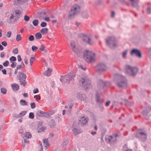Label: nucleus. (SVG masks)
<instances>
[{
	"label": "nucleus",
	"instance_id": "16",
	"mask_svg": "<svg viewBox=\"0 0 151 151\" xmlns=\"http://www.w3.org/2000/svg\"><path fill=\"white\" fill-rule=\"evenodd\" d=\"M87 120L84 117H82L79 119V124L82 125L85 124L87 122Z\"/></svg>",
	"mask_w": 151,
	"mask_h": 151
},
{
	"label": "nucleus",
	"instance_id": "10",
	"mask_svg": "<svg viewBox=\"0 0 151 151\" xmlns=\"http://www.w3.org/2000/svg\"><path fill=\"white\" fill-rule=\"evenodd\" d=\"M97 68L101 72L105 71L107 69L106 64L104 62L99 63L97 66Z\"/></svg>",
	"mask_w": 151,
	"mask_h": 151
},
{
	"label": "nucleus",
	"instance_id": "57",
	"mask_svg": "<svg viewBox=\"0 0 151 151\" xmlns=\"http://www.w3.org/2000/svg\"><path fill=\"white\" fill-rule=\"evenodd\" d=\"M16 63H12L11 65V66L12 68H14L16 66Z\"/></svg>",
	"mask_w": 151,
	"mask_h": 151
},
{
	"label": "nucleus",
	"instance_id": "34",
	"mask_svg": "<svg viewBox=\"0 0 151 151\" xmlns=\"http://www.w3.org/2000/svg\"><path fill=\"white\" fill-rule=\"evenodd\" d=\"M39 50L42 51H45V47L43 45H41L39 48Z\"/></svg>",
	"mask_w": 151,
	"mask_h": 151
},
{
	"label": "nucleus",
	"instance_id": "25",
	"mask_svg": "<svg viewBox=\"0 0 151 151\" xmlns=\"http://www.w3.org/2000/svg\"><path fill=\"white\" fill-rule=\"evenodd\" d=\"M21 104L22 106H26L27 105V103L24 100H21L20 101Z\"/></svg>",
	"mask_w": 151,
	"mask_h": 151
},
{
	"label": "nucleus",
	"instance_id": "23",
	"mask_svg": "<svg viewBox=\"0 0 151 151\" xmlns=\"http://www.w3.org/2000/svg\"><path fill=\"white\" fill-rule=\"evenodd\" d=\"M43 145L45 146V147H48L49 146V144L48 142V139H44L43 141Z\"/></svg>",
	"mask_w": 151,
	"mask_h": 151
},
{
	"label": "nucleus",
	"instance_id": "53",
	"mask_svg": "<svg viewBox=\"0 0 151 151\" xmlns=\"http://www.w3.org/2000/svg\"><path fill=\"white\" fill-rule=\"evenodd\" d=\"M1 44L3 45L4 46H6L7 45V43L6 42V41H3L1 42Z\"/></svg>",
	"mask_w": 151,
	"mask_h": 151
},
{
	"label": "nucleus",
	"instance_id": "38",
	"mask_svg": "<svg viewBox=\"0 0 151 151\" xmlns=\"http://www.w3.org/2000/svg\"><path fill=\"white\" fill-rule=\"evenodd\" d=\"M12 34V32L10 31H8L6 35V37L8 38H9L10 37L11 35Z\"/></svg>",
	"mask_w": 151,
	"mask_h": 151
},
{
	"label": "nucleus",
	"instance_id": "2",
	"mask_svg": "<svg viewBox=\"0 0 151 151\" xmlns=\"http://www.w3.org/2000/svg\"><path fill=\"white\" fill-rule=\"evenodd\" d=\"M83 58L88 63H91L96 60V55L94 53L88 50H86L83 52Z\"/></svg>",
	"mask_w": 151,
	"mask_h": 151
},
{
	"label": "nucleus",
	"instance_id": "18",
	"mask_svg": "<svg viewBox=\"0 0 151 151\" xmlns=\"http://www.w3.org/2000/svg\"><path fill=\"white\" fill-rule=\"evenodd\" d=\"M147 134L146 132L142 131V142H145L147 139Z\"/></svg>",
	"mask_w": 151,
	"mask_h": 151
},
{
	"label": "nucleus",
	"instance_id": "42",
	"mask_svg": "<svg viewBox=\"0 0 151 151\" xmlns=\"http://www.w3.org/2000/svg\"><path fill=\"white\" fill-rule=\"evenodd\" d=\"M32 49L33 51L35 52L37 50V49H38V48L35 46H33L32 47Z\"/></svg>",
	"mask_w": 151,
	"mask_h": 151
},
{
	"label": "nucleus",
	"instance_id": "37",
	"mask_svg": "<svg viewBox=\"0 0 151 151\" xmlns=\"http://www.w3.org/2000/svg\"><path fill=\"white\" fill-rule=\"evenodd\" d=\"M1 91L2 93L4 94H5L6 92V90L4 88H2L1 89Z\"/></svg>",
	"mask_w": 151,
	"mask_h": 151
},
{
	"label": "nucleus",
	"instance_id": "32",
	"mask_svg": "<svg viewBox=\"0 0 151 151\" xmlns=\"http://www.w3.org/2000/svg\"><path fill=\"white\" fill-rule=\"evenodd\" d=\"M10 60L11 63L16 60V58L15 57L12 56L10 58Z\"/></svg>",
	"mask_w": 151,
	"mask_h": 151
},
{
	"label": "nucleus",
	"instance_id": "5",
	"mask_svg": "<svg viewBox=\"0 0 151 151\" xmlns=\"http://www.w3.org/2000/svg\"><path fill=\"white\" fill-rule=\"evenodd\" d=\"M79 9L80 7L78 5L76 4L74 5L69 12L68 18H71L73 17L74 15L79 11Z\"/></svg>",
	"mask_w": 151,
	"mask_h": 151
},
{
	"label": "nucleus",
	"instance_id": "45",
	"mask_svg": "<svg viewBox=\"0 0 151 151\" xmlns=\"http://www.w3.org/2000/svg\"><path fill=\"white\" fill-rule=\"evenodd\" d=\"M30 106H31V108L32 109L34 108L35 107V106H36L35 104V103H31L30 104Z\"/></svg>",
	"mask_w": 151,
	"mask_h": 151
},
{
	"label": "nucleus",
	"instance_id": "15",
	"mask_svg": "<svg viewBox=\"0 0 151 151\" xmlns=\"http://www.w3.org/2000/svg\"><path fill=\"white\" fill-rule=\"evenodd\" d=\"M72 127L73 128L72 130L75 135L77 134L80 132L79 130L75 123L73 124Z\"/></svg>",
	"mask_w": 151,
	"mask_h": 151
},
{
	"label": "nucleus",
	"instance_id": "64",
	"mask_svg": "<svg viewBox=\"0 0 151 151\" xmlns=\"http://www.w3.org/2000/svg\"><path fill=\"white\" fill-rule=\"evenodd\" d=\"M24 63L26 64H27L28 63V61L27 59L25 58L24 59Z\"/></svg>",
	"mask_w": 151,
	"mask_h": 151
},
{
	"label": "nucleus",
	"instance_id": "26",
	"mask_svg": "<svg viewBox=\"0 0 151 151\" xmlns=\"http://www.w3.org/2000/svg\"><path fill=\"white\" fill-rule=\"evenodd\" d=\"M35 37L36 39H40L42 37V35L40 33H37L35 35Z\"/></svg>",
	"mask_w": 151,
	"mask_h": 151
},
{
	"label": "nucleus",
	"instance_id": "22",
	"mask_svg": "<svg viewBox=\"0 0 151 151\" xmlns=\"http://www.w3.org/2000/svg\"><path fill=\"white\" fill-rule=\"evenodd\" d=\"M24 136L26 138L29 139L30 138L32 137V135L29 132H27L24 134Z\"/></svg>",
	"mask_w": 151,
	"mask_h": 151
},
{
	"label": "nucleus",
	"instance_id": "17",
	"mask_svg": "<svg viewBox=\"0 0 151 151\" xmlns=\"http://www.w3.org/2000/svg\"><path fill=\"white\" fill-rule=\"evenodd\" d=\"M21 12L19 10H16L15 11L14 15H15V17H16L15 19H19V16L21 14Z\"/></svg>",
	"mask_w": 151,
	"mask_h": 151
},
{
	"label": "nucleus",
	"instance_id": "8",
	"mask_svg": "<svg viewBox=\"0 0 151 151\" xmlns=\"http://www.w3.org/2000/svg\"><path fill=\"white\" fill-rule=\"evenodd\" d=\"M151 110V108L150 106L149 105H148L145 107L142 111V114L146 119H149V116L148 114Z\"/></svg>",
	"mask_w": 151,
	"mask_h": 151
},
{
	"label": "nucleus",
	"instance_id": "4",
	"mask_svg": "<svg viewBox=\"0 0 151 151\" xmlns=\"http://www.w3.org/2000/svg\"><path fill=\"white\" fill-rule=\"evenodd\" d=\"M106 42L108 45H111V47L112 48L116 47L118 45L116 39L113 37H108L106 39Z\"/></svg>",
	"mask_w": 151,
	"mask_h": 151
},
{
	"label": "nucleus",
	"instance_id": "33",
	"mask_svg": "<svg viewBox=\"0 0 151 151\" xmlns=\"http://www.w3.org/2000/svg\"><path fill=\"white\" fill-rule=\"evenodd\" d=\"M20 84L21 85H22L24 86L26 84L25 80H20Z\"/></svg>",
	"mask_w": 151,
	"mask_h": 151
},
{
	"label": "nucleus",
	"instance_id": "19",
	"mask_svg": "<svg viewBox=\"0 0 151 151\" xmlns=\"http://www.w3.org/2000/svg\"><path fill=\"white\" fill-rule=\"evenodd\" d=\"M12 87L13 90L14 91L17 90L19 89V86L16 83L12 84Z\"/></svg>",
	"mask_w": 151,
	"mask_h": 151
},
{
	"label": "nucleus",
	"instance_id": "6",
	"mask_svg": "<svg viewBox=\"0 0 151 151\" xmlns=\"http://www.w3.org/2000/svg\"><path fill=\"white\" fill-rule=\"evenodd\" d=\"M70 45L71 48L73 52L76 53L78 56L81 54V51L77 46L74 42L72 41L70 43Z\"/></svg>",
	"mask_w": 151,
	"mask_h": 151
},
{
	"label": "nucleus",
	"instance_id": "55",
	"mask_svg": "<svg viewBox=\"0 0 151 151\" xmlns=\"http://www.w3.org/2000/svg\"><path fill=\"white\" fill-rule=\"evenodd\" d=\"M79 68L85 70L86 69V68L85 67H83L82 65H80L79 66Z\"/></svg>",
	"mask_w": 151,
	"mask_h": 151
},
{
	"label": "nucleus",
	"instance_id": "60",
	"mask_svg": "<svg viewBox=\"0 0 151 151\" xmlns=\"http://www.w3.org/2000/svg\"><path fill=\"white\" fill-rule=\"evenodd\" d=\"M5 55V54L4 52H2L0 54V57L1 58L3 57Z\"/></svg>",
	"mask_w": 151,
	"mask_h": 151
},
{
	"label": "nucleus",
	"instance_id": "59",
	"mask_svg": "<svg viewBox=\"0 0 151 151\" xmlns=\"http://www.w3.org/2000/svg\"><path fill=\"white\" fill-rule=\"evenodd\" d=\"M150 11H151V10L150 8H147V12L148 14L150 13H151Z\"/></svg>",
	"mask_w": 151,
	"mask_h": 151
},
{
	"label": "nucleus",
	"instance_id": "27",
	"mask_svg": "<svg viewBox=\"0 0 151 151\" xmlns=\"http://www.w3.org/2000/svg\"><path fill=\"white\" fill-rule=\"evenodd\" d=\"M132 3V5L133 6H137V3L134 0H129Z\"/></svg>",
	"mask_w": 151,
	"mask_h": 151
},
{
	"label": "nucleus",
	"instance_id": "52",
	"mask_svg": "<svg viewBox=\"0 0 151 151\" xmlns=\"http://www.w3.org/2000/svg\"><path fill=\"white\" fill-rule=\"evenodd\" d=\"M38 90L37 88H36L33 90V92L34 93H36L38 92Z\"/></svg>",
	"mask_w": 151,
	"mask_h": 151
},
{
	"label": "nucleus",
	"instance_id": "36",
	"mask_svg": "<svg viewBox=\"0 0 151 151\" xmlns=\"http://www.w3.org/2000/svg\"><path fill=\"white\" fill-rule=\"evenodd\" d=\"M29 117L31 119H33L34 117V114L32 112H30L29 114Z\"/></svg>",
	"mask_w": 151,
	"mask_h": 151
},
{
	"label": "nucleus",
	"instance_id": "48",
	"mask_svg": "<svg viewBox=\"0 0 151 151\" xmlns=\"http://www.w3.org/2000/svg\"><path fill=\"white\" fill-rule=\"evenodd\" d=\"M18 51V50L17 48L14 49L13 50V52L15 54H17Z\"/></svg>",
	"mask_w": 151,
	"mask_h": 151
},
{
	"label": "nucleus",
	"instance_id": "13",
	"mask_svg": "<svg viewBox=\"0 0 151 151\" xmlns=\"http://www.w3.org/2000/svg\"><path fill=\"white\" fill-rule=\"evenodd\" d=\"M130 54L131 55H132L133 54L137 56L140 57L141 56V54L140 52L137 49H132L130 53Z\"/></svg>",
	"mask_w": 151,
	"mask_h": 151
},
{
	"label": "nucleus",
	"instance_id": "39",
	"mask_svg": "<svg viewBox=\"0 0 151 151\" xmlns=\"http://www.w3.org/2000/svg\"><path fill=\"white\" fill-rule=\"evenodd\" d=\"M26 113V111H22L19 114V116L20 117H22Z\"/></svg>",
	"mask_w": 151,
	"mask_h": 151
},
{
	"label": "nucleus",
	"instance_id": "21",
	"mask_svg": "<svg viewBox=\"0 0 151 151\" xmlns=\"http://www.w3.org/2000/svg\"><path fill=\"white\" fill-rule=\"evenodd\" d=\"M40 32L43 35L46 34L48 32V29L47 28L42 29L40 30Z\"/></svg>",
	"mask_w": 151,
	"mask_h": 151
},
{
	"label": "nucleus",
	"instance_id": "41",
	"mask_svg": "<svg viewBox=\"0 0 151 151\" xmlns=\"http://www.w3.org/2000/svg\"><path fill=\"white\" fill-rule=\"evenodd\" d=\"M34 40V37L33 35H31L29 38V40L30 41H32Z\"/></svg>",
	"mask_w": 151,
	"mask_h": 151
},
{
	"label": "nucleus",
	"instance_id": "44",
	"mask_svg": "<svg viewBox=\"0 0 151 151\" xmlns=\"http://www.w3.org/2000/svg\"><path fill=\"white\" fill-rule=\"evenodd\" d=\"M46 129L45 127H42L41 128H40L39 131H38V132H43L44 131L45 129Z\"/></svg>",
	"mask_w": 151,
	"mask_h": 151
},
{
	"label": "nucleus",
	"instance_id": "49",
	"mask_svg": "<svg viewBox=\"0 0 151 151\" xmlns=\"http://www.w3.org/2000/svg\"><path fill=\"white\" fill-rule=\"evenodd\" d=\"M73 106V104H70L69 106V110L68 111H69V112L70 113V111H71V109H72V107Z\"/></svg>",
	"mask_w": 151,
	"mask_h": 151
},
{
	"label": "nucleus",
	"instance_id": "63",
	"mask_svg": "<svg viewBox=\"0 0 151 151\" xmlns=\"http://www.w3.org/2000/svg\"><path fill=\"white\" fill-rule=\"evenodd\" d=\"M22 67V65H19L18 66H17L16 68H17V70H18L20 69Z\"/></svg>",
	"mask_w": 151,
	"mask_h": 151
},
{
	"label": "nucleus",
	"instance_id": "61",
	"mask_svg": "<svg viewBox=\"0 0 151 151\" xmlns=\"http://www.w3.org/2000/svg\"><path fill=\"white\" fill-rule=\"evenodd\" d=\"M149 56L151 58V48H150L149 50Z\"/></svg>",
	"mask_w": 151,
	"mask_h": 151
},
{
	"label": "nucleus",
	"instance_id": "29",
	"mask_svg": "<svg viewBox=\"0 0 151 151\" xmlns=\"http://www.w3.org/2000/svg\"><path fill=\"white\" fill-rule=\"evenodd\" d=\"M44 113V112L42 111H38L37 112L36 114L38 116H41Z\"/></svg>",
	"mask_w": 151,
	"mask_h": 151
},
{
	"label": "nucleus",
	"instance_id": "47",
	"mask_svg": "<svg viewBox=\"0 0 151 151\" xmlns=\"http://www.w3.org/2000/svg\"><path fill=\"white\" fill-rule=\"evenodd\" d=\"M82 16L84 18H87L88 15L86 13H84L82 14Z\"/></svg>",
	"mask_w": 151,
	"mask_h": 151
},
{
	"label": "nucleus",
	"instance_id": "54",
	"mask_svg": "<svg viewBox=\"0 0 151 151\" xmlns=\"http://www.w3.org/2000/svg\"><path fill=\"white\" fill-rule=\"evenodd\" d=\"M34 98L36 100H40V96H37L36 95L34 96Z\"/></svg>",
	"mask_w": 151,
	"mask_h": 151
},
{
	"label": "nucleus",
	"instance_id": "24",
	"mask_svg": "<svg viewBox=\"0 0 151 151\" xmlns=\"http://www.w3.org/2000/svg\"><path fill=\"white\" fill-rule=\"evenodd\" d=\"M35 57L34 56H32L30 58V65L32 66V65L33 63L34 62L35 60Z\"/></svg>",
	"mask_w": 151,
	"mask_h": 151
},
{
	"label": "nucleus",
	"instance_id": "43",
	"mask_svg": "<svg viewBox=\"0 0 151 151\" xmlns=\"http://www.w3.org/2000/svg\"><path fill=\"white\" fill-rule=\"evenodd\" d=\"M68 143V142L67 141H66L63 142L62 145L63 147H65L67 145Z\"/></svg>",
	"mask_w": 151,
	"mask_h": 151
},
{
	"label": "nucleus",
	"instance_id": "31",
	"mask_svg": "<svg viewBox=\"0 0 151 151\" xmlns=\"http://www.w3.org/2000/svg\"><path fill=\"white\" fill-rule=\"evenodd\" d=\"M106 84V83L104 82L102 80H100L99 82V86H104Z\"/></svg>",
	"mask_w": 151,
	"mask_h": 151
},
{
	"label": "nucleus",
	"instance_id": "9",
	"mask_svg": "<svg viewBox=\"0 0 151 151\" xmlns=\"http://www.w3.org/2000/svg\"><path fill=\"white\" fill-rule=\"evenodd\" d=\"M72 77H71L69 75H66L64 76H61L60 79V81L63 83H68L71 80Z\"/></svg>",
	"mask_w": 151,
	"mask_h": 151
},
{
	"label": "nucleus",
	"instance_id": "58",
	"mask_svg": "<svg viewBox=\"0 0 151 151\" xmlns=\"http://www.w3.org/2000/svg\"><path fill=\"white\" fill-rule=\"evenodd\" d=\"M44 19L45 20L47 21V22H49L50 21V18L49 17H46L44 18Z\"/></svg>",
	"mask_w": 151,
	"mask_h": 151
},
{
	"label": "nucleus",
	"instance_id": "51",
	"mask_svg": "<svg viewBox=\"0 0 151 151\" xmlns=\"http://www.w3.org/2000/svg\"><path fill=\"white\" fill-rule=\"evenodd\" d=\"M9 17L10 19H12L14 18V17H15V15H14L13 14H11L9 16Z\"/></svg>",
	"mask_w": 151,
	"mask_h": 151
},
{
	"label": "nucleus",
	"instance_id": "12",
	"mask_svg": "<svg viewBox=\"0 0 151 151\" xmlns=\"http://www.w3.org/2000/svg\"><path fill=\"white\" fill-rule=\"evenodd\" d=\"M118 136L117 134H114L113 136H108L106 138V141L109 142H114L116 141V138Z\"/></svg>",
	"mask_w": 151,
	"mask_h": 151
},
{
	"label": "nucleus",
	"instance_id": "28",
	"mask_svg": "<svg viewBox=\"0 0 151 151\" xmlns=\"http://www.w3.org/2000/svg\"><path fill=\"white\" fill-rule=\"evenodd\" d=\"M32 23L34 26H37L38 24V20L36 19L34 20L32 22Z\"/></svg>",
	"mask_w": 151,
	"mask_h": 151
},
{
	"label": "nucleus",
	"instance_id": "35",
	"mask_svg": "<svg viewBox=\"0 0 151 151\" xmlns=\"http://www.w3.org/2000/svg\"><path fill=\"white\" fill-rule=\"evenodd\" d=\"M29 17L27 15H25L24 17V19L26 21H28L29 20Z\"/></svg>",
	"mask_w": 151,
	"mask_h": 151
},
{
	"label": "nucleus",
	"instance_id": "40",
	"mask_svg": "<svg viewBox=\"0 0 151 151\" xmlns=\"http://www.w3.org/2000/svg\"><path fill=\"white\" fill-rule=\"evenodd\" d=\"M47 25V23L44 22H42L40 24V26L42 27H45Z\"/></svg>",
	"mask_w": 151,
	"mask_h": 151
},
{
	"label": "nucleus",
	"instance_id": "1",
	"mask_svg": "<svg viewBox=\"0 0 151 151\" xmlns=\"http://www.w3.org/2000/svg\"><path fill=\"white\" fill-rule=\"evenodd\" d=\"M116 85L120 88H124L127 86V81L122 76L118 74L115 75L114 76Z\"/></svg>",
	"mask_w": 151,
	"mask_h": 151
},
{
	"label": "nucleus",
	"instance_id": "14",
	"mask_svg": "<svg viewBox=\"0 0 151 151\" xmlns=\"http://www.w3.org/2000/svg\"><path fill=\"white\" fill-rule=\"evenodd\" d=\"M18 79L20 80H25L27 76L23 72H19L17 75Z\"/></svg>",
	"mask_w": 151,
	"mask_h": 151
},
{
	"label": "nucleus",
	"instance_id": "7",
	"mask_svg": "<svg viewBox=\"0 0 151 151\" xmlns=\"http://www.w3.org/2000/svg\"><path fill=\"white\" fill-rule=\"evenodd\" d=\"M79 83L80 84L83 85L86 89V88H88L91 87L90 82L89 80L86 79L82 78L80 81Z\"/></svg>",
	"mask_w": 151,
	"mask_h": 151
},
{
	"label": "nucleus",
	"instance_id": "30",
	"mask_svg": "<svg viewBox=\"0 0 151 151\" xmlns=\"http://www.w3.org/2000/svg\"><path fill=\"white\" fill-rule=\"evenodd\" d=\"M22 39V37L20 34H18L17 35L16 40L17 41H20Z\"/></svg>",
	"mask_w": 151,
	"mask_h": 151
},
{
	"label": "nucleus",
	"instance_id": "56",
	"mask_svg": "<svg viewBox=\"0 0 151 151\" xmlns=\"http://www.w3.org/2000/svg\"><path fill=\"white\" fill-rule=\"evenodd\" d=\"M17 58L18 59V60L19 62H20L22 60V59L21 58V56L20 55H18L17 56Z\"/></svg>",
	"mask_w": 151,
	"mask_h": 151
},
{
	"label": "nucleus",
	"instance_id": "20",
	"mask_svg": "<svg viewBox=\"0 0 151 151\" xmlns=\"http://www.w3.org/2000/svg\"><path fill=\"white\" fill-rule=\"evenodd\" d=\"M52 72V70L50 68H47V70H46L44 73L45 75L47 76H49L51 74V73Z\"/></svg>",
	"mask_w": 151,
	"mask_h": 151
},
{
	"label": "nucleus",
	"instance_id": "3",
	"mask_svg": "<svg viewBox=\"0 0 151 151\" xmlns=\"http://www.w3.org/2000/svg\"><path fill=\"white\" fill-rule=\"evenodd\" d=\"M125 73L131 76H134L138 71V68L135 67H132L129 65H126L124 67Z\"/></svg>",
	"mask_w": 151,
	"mask_h": 151
},
{
	"label": "nucleus",
	"instance_id": "46",
	"mask_svg": "<svg viewBox=\"0 0 151 151\" xmlns=\"http://www.w3.org/2000/svg\"><path fill=\"white\" fill-rule=\"evenodd\" d=\"M9 64V62L8 61H6L5 63L3 64V65L4 66L7 67L8 66Z\"/></svg>",
	"mask_w": 151,
	"mask_h": 151
},
{
	"label": "nucleus",
	"instance_id": "11",
	"mask_svg": "<svg viewBox=\"0 0 151 151\" xmlns=\"http://www.w3.org/2000/svg\"><path fill=\"white\" fill-rule=\"evenodd\" d=\"M82 39L83 41L85 43H86L89 45H91L92 43V41L89 36L86 35H83L82 37Z\"/></svg>",
	"mask_w": 151,
	"mask_h": 151
},
{
	"label": "nucleus",
	"instance_id": "62",
	"mask_svg": "<svg viewBox=\"0 0 151 151\" xmlns=\"http://www.w3.org/2000/svg\"><path fill=\"white\" fill-rule=\"evenodd\" d=\"M2 72L4 74H6V70L5 69H4L2 70Z\"/></svg>",
	"mask_w": 151,
	"mask_h": 151
},
{
	"label": "nucleus",
	"instance_id": "50",
	"mask_svg": "<svg viewBox=\"0 0 151 151\" xmlns=\"http://www.w3.org/2000/svg\"><path fill=\"white\" fill-rule=\"evenodd\" d=\"M127 51L126 50L124 52H123V53H122V57L123 58H124L125 57L126 55L127 54Z\"/></svg>",
	"mask_w": 151,
	"mask_h": 151
}]
</instances>
